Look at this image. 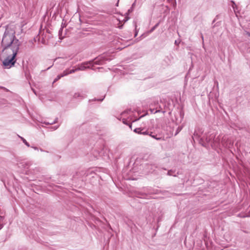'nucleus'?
Returning <instances> with one entry per match:
<instances>
[{
  "label": "nucleus",
  "instance_id": "13",
  "mask_svg": "<svg viewBox=\"0 0 250 250\" xmlns=\"http://www.w3.org/2000/svg\"><path fill=\"white\" fill-rule=\"evenodd\" d=\"M138 197L141 198H144L146 196V194L143 192H139L137 194Z\"/></svg>",
  "mask_w": 250,
  "mask_h": 250
},
{
  "label": "nucleus",
  "instance_id": "23",
  "mask_svg": "<svg viewBox=\"0 0 250 250\" xmlns=\"http://www.w3.org/2000/svg\"><path fill=\"white\" fill-rule=\"evenodd\" d=\"M156 108H157L158 109H160L161 110L160 112H162L163 114H165L166 113L165 110H162L163 108L160 105L159 106V107H157Z\"/></svg>",
  "mask_w": 250,
  "mask_h": 250
},
{
  "label": "nucleus",
  "instance_id": "17",
  "mask_svg": "<svg viewBox=\"0 0 250 250\" xmlns=\"http://www.w3.org/2000/svg\"><path fill=\"white\" fill-rule=\"evenodd\" d=\"M47 95H39V99L42 101V102H44V101L43 100L44 97H46Z\"/></svg>",
  "mask_w": 250,
  "mask_h": 250
},
{
  "label": "nucleus",
  "instance_id": "32",
  "mask_svg": "<svg viewBox=\"0 0 250 250\" xmlns=\"http://www.w3.org/2000/svg\"><path fill=\"white\" fill-rule=\"evenodd\" d=\"M246 34H247L249 36H250V32H246Z\"/></svg>",
  "mask_w": 250,
  "mask_h": 250
},
{
  "label": "nucleus",
  "instance_id": "22",
  "mask_svg": "<svg viewBox=\"0 0 250 250\" xmlns=\"http://www.w3.org/2000/svg\"><path fill=\"white\" fill-rule=\"evenodd\" d=\"M76 71H78L77 68H75V69H71V70H70L69 71L68 70V72H69V74H71V73H74Z\"/></svg>",
  "mask_w": 250,
  "mask_h": 250
},
{
  "label": "nucleus",
  "instance_id": "3",
  "mask_svg": "<svg viewBox=\"0 0 250 250\" xmlns=\"http://www.w3.org/2000/svg\"><path fill=\"white\" fill-rule=\"evenodd\" d=\"M2 59V63L3 65L7 68H9L13 66L16 62L15 58L8 57H1Z\"/></svg>",
  "mask_w": 250,
  "mask_h": 250
},
{
  "label": "nucleus",
  "instance_id": "37",
  "mask_svg": "<svg viewBox=\"0 0 250 250\" xmlns=\"http://www.w3.org/2000/svg\"><path fill=\"white\" fill-rule=\"evenodd\" d=\"M137 32H136V33H135V37H136V36H137Z\"/></svg>",
  "mask_w": 250,
  "mask_h": 250
},
{
  "label": "nucleus",
  "instance_id": "16",
  "mask_svg": "<svg viewBox=\"0 0 250 250\" xmlns=\"http://www.w3.org/2000/svg\"><path fill=\"white\" fill-rule=\"evenodd\" d=\"M143 129H141V128H136L134 129V132L137 133L138 134H140V132H141Z\"/></svg>",
  "mask_w": 250,
  "mask_h": 250
},
{
  "label": "nucleus",
  "instance_id": "1",
  "mask_svg": "<svg viewBox=\"0 0 250 250\" xmlns=\"http://www.w3.org/2000/svg\"><path fill=\"white\" fill-rule=\"evenodd\" d=\"M17 26L14 25L7 26L4 33L1 43L2 48V57H8L15 58L21 42L20 41L16 36Z\"/></svg>",
  "mask_w": 250,
  "mask_h": 250
},
{
  "label": "nucleus",
  "instance_id": "14",
  "mask_svg": "<svg viewBox=\"0 0 250 250\" xmlns=\"http://www.w3.org/2000/svg\"><path fill=\"white\" fill-rule=\"evenodd\" d=\"M130 112H131V109H130L125 110L124 111L122 112V113L121 114V116H125V114H129L130 113Z\"/></svg>",
  "mask_w": 250,
  "mask_h": 250
},
{
  "label": "nucleus",
  "instance_id": "2",
  "mask_svg": "<svg viewBox=\"0 0 250 250\" xmlns=\"http://www.w3.org/2000/svg\"><path fill=\"white\" fill-rule=\"evenodd\" d=\"M194 136L202 146L206 147H208L209 146H212V139L214 138L215 134L208 132L200 136L195 131L194 133Z\"/></svg>",
  "mask_w": 250,
  "mask_h": 250
},
{
  "label": "nucleus",
  "instance_id": "31",
  "mask_svg": "<svg viewBox=\"0 0 250 250\" xmlns=\"http://www.w3.org/2000/svg\"><path fill=\"white\" fill-rule=\"evenodd\" d=\"M35 150H38V148L36 146H32Z\"/></svg>",
  "mask_w": 250,
  "mask_h": 250
},
{
  "label": "nucleus",
  "instance_id": "33",
  "mask_svg": "<svg viewBox=\"0 0 250 250\" xmlns=\"http://www.w3.org/2000/svg\"><path fill=\"white\" fill-rule=\"evenodd\" d=\"M120 116H120V117H118V120H121V119H122V116H121V115H120Z\"/></svg>",
  "mask_w": 250,
  "mask_h": 250
},
{
  "label": "nucleus",
  "instance_id": "21",
  "mask_svg": "<svg viewBox=\"0 0 250 250\" xmlns=\"http://www.w3.org/2000/svg\"><path fill=\"white\" fill-rule=\"evenodd\" d=\"M62 28H61L60 29V30L59 31V38L61 40L63 38V37L62 36Z\"/></svg>",
  "mask_w": 250,
  "mask_h": 250
},
{
  "label": "nucleus",
  "instance_id": "35",
  "mask_svg": "<svg viewBox=\"0 0 250 250\" xmlns=\"http://www.w3.org/2000/svg\"><path fill=\"white\" fill-rule=\"evenodd\" d=\"M135 3L134 2L132 5V7L133 8L135 6Z\"/></svg>",
  "mask_w": 250,
  "mask_h": 250
},
{
  "label": "nucleus",
  "instance_id": "8",
  "mask_svg": "<svg viewBox=\"0 0 250 250\" xmlns=\"http://www.w3.org/2000/svg\"><path fill=\"white\" fill-rule=\"evenodd\" d=\"M104 98H105V95L103 96L102 98H95L94 99L89 100V102H91V101L102 102V101H103L104 100Z\"/></svg>",
  "mask_w": 250,
  "mask_h": 250
},
{
  "label": "nucleus",
  "instance_id": "34",
  "mask_svg": "<svg viewBox=\"0 0 250 250\" xmlns=\"http://www.w3.org/2000/svg\"><path fill=\"white\" fill-rule=\"evenodd\" d=\"M3 225L1 224H0V230L2 228Z\"/></svg>",
  "mask_w": 250,
  "mask_h": 250
},
{
  "label": "nucleus",
  "instance_id": "15",
  "mask_svg": "<svg viewBox=\"0 0 250 250\" xmlns=\"http://www.w3.org/2000/svg\"><path fill=\"white\" fill-rule=\"evenodd\" d=\"M174 172L175 171L174 170H172V169L169 170L167 171V175H168V176H172V175H173V176L176 177V175H173V173H174Z\"/></svg>",
  "mask_w": 250,
  "mask_h": 250
},
{
  "label": "nucleus",
  "instance_id": "26",
  "mask_svg": "<svg viewBox=\"0 0 250 250\" xmlns=\"http://www.w3.org/2000/svg\"><path fill=\"white\" fill-rule=\"evenodd\" d=\"M159 23L156 24L151 29L150 31H153L158 26Z\"/></svg>",
  "mask_w": 250,
  "mask_h": 250
},
{
  "label": "nucleus",
  "instance_id": "38",
  "mask_svg": "<svg viewBox=\"0 0 250 250\" xmlns=\"http://www.w3.org/2000/svg\"><path fill=\"white\" fill-rule=\"evenodd\" d=\"M26 165L27 166V167H27V168H28V164H26Z\"/></svg>",
  "mask_w": 250,
  "mask_h": 250
},
{
  "label": "nucleus",
  "instance_id": "9",
  "mask_svg": "<svg viewBox=\"0 0 250 250\" xmlns=\"http://www.w3.org/2000/svg\"><path fill=\"white\" fill-rule=\"evenodd\" d=\"M58 118H56L54 121H51V122H50V121L44 122V124L45 125H53V124L56 123L58 122Z\"/></svg>",
  "mask_w": 250,
  "mask_h": 250
},
{
  "label": "nucleus",
  "instance_id": "5",
  "mask_svg": "<svg viewBox=\"0 0 250 250\" xmlns=\"http://www.w3.org/2000/svg\"><path fill=\"white\" fill-rule=\"evenodd\" d=\"M90 66H92V65H91V62L90 61V62H84L83 63L78 65L77 69H78V70L83 71V70H85L87 68H90Z\"/></svg>",
  "mask_w": 250,
  "mask_h": 250
},
{
  "label": "nucleus",
  "instance_id": "39",
  "mask_svg": "<svg viewBox=\"0 0 250 250\" xmlns=\"http://www.w3.org/2000/svg\"><path fill=\"white\" fill-rule=\"evenodd\" d=\"M162 169H164V170H166V168H162Z\"/></svg>",
  "mask_w": 250,
  "mask_h": 250
},
{
  "label": "nucleus",
  "instance_id": "18",
  "mask_svg": "<svg viewBox=\"0 0 250 250\" xmlns=\"http://www.w3.org/2000/svg\"><path fill=\"white\" fill-rule=\"evenodd\" d=\"M151 134H152V132H151V134H149V135L151 136L152 138L155 139L157 140H162V138L161 137H157V135H152Z\"/></svg>",
  "mask_w": 250,
  "mask_h": 250
},
{
  "label": "nucleus",
  "instance_id": "30",
  "mask_svg": "<svg viewBox=\"0 0 250 250\" xmlns=\"http://www.w3.org/2000/svg\"><path fill=\"white\" fill-rule=\"evenodd\" d=\"M59 125L54 126L53 127L54 129V130L57 129L59 127Z\"/></svg>",
  "mask_w": 250,
  "mask_h": 250
},
{
  "label": "nucleus",
  "instance_id": "12",
  "mask_svg": "<svg viewBox=\"0 0 250 250\" xmlns=\"http://www.w3.org/2000/svg\"><path fill=\"white\" fill-rule=\"evenodd\" d=\"M9 92H10V91L7 88L3 87H0V93H7Z\"/></svg>",
  "mask_w": 250,
  "mask_h": 250
},
{
  "label": "nucleus",
  "instance_id": "27",
  "mask_svg": "<svg viewBox=\"0 0 250 250\" xmlns=\"http://www.w3.org/2000/svg\"><path fill=\"white\" fill-rule=\"evenodd\" d=\"M150 193H154V194H158L159 193L158 192V190H156V191H151V192H150Z\"/></svg>",
  "mask_w": 250,
  "mask_h": 250
},
{
  "label": "nucleus",
  "instance_id": "6",
  "mask_svg": "<svg viewBox=\"0 0 250 250\" xmlns=\"http://www.w3.org/2000/svg\"><path fill=\"white\" fill-rule=\"evenodd\" d=\"M220 138L219 136H218L217 137H214L213 139H212V146L213 147H218L219 145H220Z\"/></svg>",
  "mask_w": 250,
  "mask_h": 250
},
{
  "label": "nucleus",
  "instance_id": "4",
  "mask_svg": "<svg viewBox=\"0 0 250 250\" xmlns=\"http://www.w3.org/2000/svg\"><path fill=\"white\" fill-rule=\"evenodd\" d=\"M108 60L104 56H101L95 58L94 60L90 61L91 62L92 67L94 66V65H102L105 63L106 61Z\"/></svg>",
  "mask_w": 250,
  "mask_h": 250
},
{
  "label": "nucleus",
  "instance_id": "24",
  "mask_svg": "<svg viewBox=\"0 0 250 250\" xmlns=\"http://www.w3.org/2000/svg\"><path fill=\"white\" fill-rule=\"evenodd\" d=\"M122 122L125 125H128V123H127V120L125 119V118H123L122 119Z\"/></svg>",
  "mask_w": 250,
  "mask_h": 250
},
{
  "label": "nucleus",
  "instance_id": "11",
  "mask_svg": "<svg viewBox=\"0 0 250 250\" xmlns=\"http://www.w3.org/2000/svg\"><path fill=\"white\" fill-rule=\"evenodd\" d=\"M19 138L21 139V140L22 141V142L28 147L30 146L29 144L26 141V140L23 137L18 136Z\"/></svg>",
  "mask_w": 250,
  "mask_h": 250
},
{
  "label": "nucleus",
  "instance_id": "29",
  "mask_svg": "<svg viewBox=\"0 0 250 250\" xmlns=\"http://www.w3.org/2000/svg\"><path fill=\"white\" fill-rule=\"evenodd\" d=\"M127 125L129 126V128H130L131 129H132V124H130H130H128V125Z\"/></svg>",
  "mask_w": 250,
  "mask_h": 250
},
{
  "label": "nucleus",
  "instance_id": "7",
  "mask_svg": "<svg viewBox=\"0 0 250 250\" xmlns=\"http://www.w3.org/2000/svg\"><path fill=\"white\" fill-rule=\"evenodd\" d=\"M146 167H147V168L149 170L148 171L149 172H151L152 171H154L155 169V168H158L157 165L156 164H147Z\"/></svg>",
  "mask_w": 250,
  "mask_h": 250
},
{
  "label": "nucleus",
  "instance_id": "25",
  "mask_svg": "<svg viewBox=\"0 0 250 250\" xmlns=\"http://www.w3.org/2000/svg\"><path fill=\"white\" fill-rule=\"evenodd\" d=\"M140 134H144V135L148 134V132L147 131H145L144 132L141 131V132H140Z\"/></svg>",
  "mask_w": 250,
  "mask_h": 250
},
{
  "label": "nucleus",
  "instance_id": "28",
  "mask_svg": "<svg viewBox=\"0 0 250 250\" xmlns=\"http://www.w3.org/2000/svg\"><path fill=\"white\" fill-rule=\"evenodd\" d=\"M132 11H133V8H132V7H131L130 9H129L128 10V13H130V12H131Z\"/></svg>",
  "mask_w": 250,
  "mask_h": 250
},
{
  "label": "nucleus",
  "instance_id": "20",
  "mask_svg": "<svg viewBox=\"0 0 250 250\" xmlns=\"http://www.w3.org/2000/svg\"><path fill=\"white\" fill-rule=\"evenodd\" d=\"M62 77V76H61V75H59L58 76H57V78L54 79V81L53 82V83H54L55 82H56L57 81H58Z\"/></svg>",
  "mask_w": 250,
  "mask_h": 250
},
{
  "label": "nucleus",
  "instance_id": "36",
  "mask_svg": "<svg viewBox=\"0 0 250 250\" xmlns=\"http://www.w3.org/2000/svg\"><path fill=\"white\" fill-rule=\"evenodd\" d=\"M18 28H19V29H20L21 31H22V29H21V28H20V26H18Z\"/></svg>",
  "mask_w": 250,
  "mask_h": 250
},
{
  "label": "nucleus",
  "instance_id": "19",
  "mask_svg": "<svg viewBox=\"0 0 250 250\" xmlns=\"http://www.w3.org/2000/svg\"><path fill=\"white\" fill-rule=\"evenodd\" d=\"M68 74H69L68 70H65L61 75V76H62V77L63 76L67 75Z\"/></svg>",
  "mask_w": 250,
  "mask_h": 250
},
{
  "label": "nucleus",
  "instance_id": "10",
  "mask_svg": "<svg viewBox=\"0 0 250 250\" xmlns=\"http://www.w3.org/2000/svg\"><path fill=\"white\" fill-rule=\"evenodd\" d=\"M149 110L151 113L155 114L156 113L160 112L161 110L160 109H158L157 108H150Z\"/></svg>",
  "mask_w": 250,
  "mask_h": 250
}]
</instances>
